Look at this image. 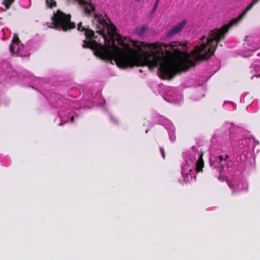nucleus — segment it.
Here are the masks:
<instances>
[{
    "label": "nucleus",
    "instance_id": "f257e3e1",
    "mask_svg": "<svg viewBox=\"0 0 260 260\" xmlns=\"http://www.w3.org/2000/svg\"><path fill=\"white\" fill-rule=\"evenodd\" d=\"M258 1L253 0L238 17L233 19L220 29L212 31L209 37H203L201 40L200 45L197 46L191 53L186 52V46L179 43L173 42L168 45V78L194 66L196 61L208 58L212 55L217 42L224 38L229 28L241 20Z\"/></svg>",
    "mask_w": 260,
    "mask_h": 260
},
{
    "label": "nucleus",
    "instance_id": "f03ea898",
    "mask_svg": "<svg viewBox=\"0 0 260 260\" xmlns=\"http://www.w3.org/2000/svg\"><path fill=\"white\" fill-rule=\"evenodd\" d=\"M210 165L217 168L220 175L219 179H225L229 186L233 192H239L248 189V183L245 178L238 171L233 167V163L229 160L226 154L217 156L211 155Z\"/></svg>",
    "mask_w": 260,
    "mask_h": 260
},
{
    "label": "nucleus",
    "instance_id": "7ed1b4c3",
    "mask_svg": "<svg viewBox=\"0 0 260 260\" xmlns=\"http://www.w3.org/2000/svg\"><path fill=\"white\" fill-rule=\"evenodd\" d=\"M257 144L258 142L256 143L253 138L241 139L234 134H231L229 136L225 134L217 139L214 137L212 138L210 151L211 153L216 151H224L231 146L236 148L240 155V158L237 160L244 161L249 157Z\"/></svg>",
    "mask_w": 260,
    "mask_h": 260
},
{
    "label": "nucleus",
    "instance_id": "20e7f679",
    "mask_svg": "<svg viewBox=\"0 0 260 260\" xmlns=\"http://www.w3.org/2000/svg\"><path fill=\"white\" fill-rule=\"evenodd\" d=\"M202 155V150L199 146H192L183 153L181 174L185 182L196 180L195 173L201 171L204 166Z\"/></svg>",
    "mask_w": 260,
    "mask_h": 260
},
{
    "label": "nucleus",
    "instance_id": "39448f33",
    "mask_svg": "<svg viewBox=\"0 0 260 260\" xmlns=\"http://www.w3.org/2000/svg\"><path fill=\"white\" fill-rule=\"evenodd\" d=\"M70 15H66L60 10L54 13L52 20V27L63 31L74 28L75 25L70 21Z\"/></svg>",
    "mask_w": 260,
    "mask_h": 260
},
{
    "label": "nucleus",
    "instance_id": "423d86ee",
    "mask_svg": "<svg viewBox=\"0 0 260 260\" xmlns=\"http://www.w3.org/2000/svg\"><path fill=\"white\" fill-rule=\"evenodd\" d=\"M10 50L12 54L21 57L28 55V53L24 50V46L20 42L18 37L14 35L12 43L10 46Z\"/></svg>",
    "mask_w": 260,
    "mask_h": 260
},
{
    "label": "nucleus",
    "instance_id": "0eeeda50",
    "mask_svg": "<svg viewBox=\"0 0 260 260\" xmlns=\"http://www.w3.org/2000/svg\"><path fill=\"white\" fill-rule=\"evenodd\" d=\"M247 47L243 52L244 57H248L252 54V52L260 48L259 38L256 37L249 36L246 38Z\"/></svg>",
    "mask_w": 260,
    "mask_h": 260
},
{
    "label": "nucleus",
    "instance_id": "6e6552de",
    "mask_svg": "<svg viewBox=\"0 0 260 260\" xmlns=\"http://www.w3.org/2000/svg\"><path fill=\"white\" fill-rule=\"evenodd\" d=\"M164 99L169 102L178 104L182 101L183 97L176 88L170 87H168L166 93L164 95Z\"/></svg>",
    "mask_w": 260,
    "mask_h": 260
},
{
    "label": "nucleus",
    "instance_id": "1a4fd4ad",
    "mask_svg": "<svg viewBox=\"0 0 260 260\" xmlns=\"http://www.w3.org/2000/svg\"><path fill=\"white\" fill-rule=\"evenodd\" d=\"M58 115L61 120L59 125H61L63 123L69 121L73 122L76 114H73L72 110L68 109V105L66 104L59 108L58 111Z\"/></svg>",
    "mask_w": 260,
    "mask_h": 260
},
{
    "label": "nucleus",
    "instance_id": "9d476101",
    "mask_svg": "<svg viewBox=\"0 0 260 260\" xmlns=\"http://www.w3.org/2000/svg\"><path fill=\"white\" fill-rule=\"evenodd\" d=\"M159 118L160 124L163 125L168 131L170 140L172 142L174 141L176 139L174 126L169 119L162 117H160Z\"/></svg>",
    "mask_w": 260,
    "mask_h": 260
},
{
    "label": "nucleus",
    "instance_id": "9b49d317",
    "mask_svg": "<svg viewBox=\"0 0 260 260\" xmlns=\"http://www.w3.org/2000/svg\"><path fill=\"white\" fill-rule=\"evenodd\" d=\"M186 24V20H182L180 23L174 26L167 32V36L168 37H171L180 32Z\"/></svg>",
    "mask_w": 260,
    "mask_h": 260
},
{
    "label": "nucleus",
    "instance_id": "f8f14e48",
    "mask_svg": "<svg viewBox=\"0 0 260 260\" xmlns=\"http://www.w3.org/2000/svg\"><path fill=\"white\" fill-rule=\"evenodd\" d=\"M3 68L4 70L3 71V74L10 78H11L13 76L17 74L16 72L13 70L12 67L7 62H5L0 64V69Z\"/></svg>",
    "mask_w": 260,
    "mask_h": 260
},
{
    "label": "nucleus",
    "instance_id": "ddd939ff",
    "mask_svg": "<svg viewBox=\"0 0 260 260\" xmlns=\"http://www.w3.org/2000/svg\"><path fill=\"white\" fill-rule=\"evenodd\" d=\"M50 102L51 105L54 107H56L57 105L62 103L60 96L59 95H56L55 94H53L51 95Z\"/></svg>",
    "mask_w": 260,
    "mask_h": 260
},
{
    "label": "nucleus",
    "instance_id": "4468645a",
    "mask_svg": "<svg viewBox=\"0 0 260 260\" xmlns=\"http://www.w3.org/2000/svg\"><path fill=\"white\" fill-rule=\"evenodd\" d=\"M147 30L145 26L138 27L136 29V32L138 35H142Z\"/></svg>",
    "mask_w": 260,
    "mask_h": 260
},
{
    "label": "nucleus",
    "instance_id": "2eb2a0df",
    "mask_svg": "<svg viewBox=\"0 0 260 260\" xmlns=\"http://www.w3.org/2000/svg\"><path fill=\"white\" fill-rule=\"evenodd\" d=\"M46 6L49 8H52L56 6V2L54 0H46Z\"/></svg>",
    "mask_w": 260,
    "mask_h": 260
},
{
    "label": "nucleus",
    "instance_id": "dca6fc26",
    "mask_svg": "<svg viewBox=\"0 0 260 260\" xmlns=\"http://www.w3.org/2000/svg\"><path fill=\"white\" fill-rule=\"evenodd\" d=\"M14 0H3L2 4L4 5L6 9H8L10 5L13 3Z\"/></svg>",
    "mask_w": 260,
    "mask_h": 260
},
{
    "label": "nucleus",
    "instance_id": "f3484780",
    "mask_svg": "<svg viewBox=\"0 0 260 260\" xmlns=\"http://www.w3.org/2000/svg\"><path fill=\"white\" fill-rule=\"evenodd\" d=\"M31 79L34 81V84L35 85H37L38 84H39L41 81V79L38 78L34 77H30Z\"/></svg>",
    "mask_w": 260,
    "mask_h": 260
},
{
    "label": "nucleus",
    "instance_id": "a211bd4d",
    "mask_svg": "<svg viewBox=\"0 0 260 260\" xmlns=\"http://www.w3.org/2000/svg\"><path fill=\"white\" fill-rule=\"evenodd\" d=\"M159 0H156L155 1V4H154V9L153 10V11H154L156 9L157 7V5H158V3H159Z\"/></svg>",
    "mask_w": 260,
    "mask_h": 260
},
{
    "label": "nucleus",
    "instance_id": "6ab92c4d",
    "mask_svg": "<svg viewBox=\"0 0 260 260\" xmlns=\"http://www.w3.org/2000/svg\"><path fill=\"white\" fill-rule=\"evenodd\" d=\"M160 151L162 158H164L165 154V151H164V149L160 147Z\"/></svg>",
    "mask_w": 260,
    "mask_h": 260
},
{
    "label": "nucleus",
    "instance_id": "aec40b11",
    "mask_svg": "<svg viewBox=\"0 0 260 260\" xmlns=\"http://www.w3.org/2000/svg\"><path fill=\"white\" fill-rule=\"evenodd\" d=\"M255 77H260V74L256 73V74L255 75Z\"/></svg>",
    "mask_w": 260,
    "mask_h": 260
},
{
    "label": "nucleus",
    "instance_id": "412c9836",
    "mask_svg": "<svg viewBox=\"0 0 260 260\" xmlns=\"http://www.w3.org/2000/svg\"><path fill=\"white\" fill-rule=\"evenodd\" d=\"M72 107H74L75 109H77V108H78V107H75V106H72Z\"/></svg>",
    "mask_w": 260,
    "mask_h": 260
},
{
    "label": "nucleus",
    "instance_id": "4be33fe9",
    "mask_svg": "<svg viewBox=\"0 0 260 260\" xmlns=\"http://www.w3.org/2000/svg\"><path fill=\"white\" fill-rule=\"evenodd\" d=\"M101 101H103L104 102H105V100L104 99H101Z\"/></svg>",
    "mask_w": 260,
    "mask_h": 260
},
{
    "label": "nucleus",
    "instance_id": "5701e85b",
    "mask_svg": "<svg viewBox=\"0 0 260 260\" xmlns=\"http://www.w3.org/2000/svg\"><path fill=\"white\" fill-rule=\"evenodd\" d=\"M137 1H140V0H137Z\"/></svg>",
    "mask_w": 260,
    "mask_h": 260
}]
</instances>
